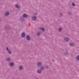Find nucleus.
Instances as JSON below:
<instances>
[{
    "instance_id": "nucleus-1",
    "label": "nucleus",
    "mask_w": 79,
    "mask_h": 79,
    "mask_svg": "<svg viewBox=\"0 0 79 79\" xmlns=\"http://www.w3.org/2000/svg\"><path fill=\"white\" fill-rule=\"evenodd\" d=\"M26 39L27 40H29L31 38H30V36H29L27 35L26 37Z\"/></svg>"
},
{
    "instance_id": "nucleus-2",
    "label": "nucleus",
    "mask_w": 79,
    "mask_h": 79,
    "mask_svg": "<svg viewBox=\"0 0 79 79\" xmlns=\"http://www.w3.org/2000/svg\"><path fill=\"white\" fill-rule=\"evenodd\" d=\"M21 36L23 37H24V36H25V33L24 32L22 33L21 34Z\"/></svg>"
},
{
    "instance_id": "nucleus-3",
    "label": "nucleus",
    "mask_w": 79,
    "mask_h": 79,
    "mask_svg": "<svg viewBox=\"0 0 79 79\" xmlns=\"http://www.w3.org/2000/svg\"><path fill=\"white\" fill-rule=\"evenodd\" d=\"M32 19L33 20V21H35L36 20V17H33Z\"/></svg>"
},
{
    "instance_id": "nucleus-4",
    "label": "nucleus",
    "mask_w": 79,
    "mask_h": 79,
    "mask_svg": "<svg viewBox=\"0 0 79 79\" xmlns=\"http://www.w3.org/2000/svg\"><path fill=\"white\" fill-rule=\"evenodd\" d=\"M23 17H24V18H27V17L28 16L26 14H23Z\"/></svg>"
},
{
    "instance_id": "nucleus-5",
    "label": "nucleus",
    "mask_w": 79,
    "mask_h": 79,
    "mask_svg": "<svg viewBox=\"0 0 79 79\" xmlns=\"http://www.w3.org/2000/svg\"><path fill=\"white\" fill-rule=\"evenodd\" d=\"M6 50H7V51L9 53V54H11V52L8 50V48H6Z\"/></svg>"
},
{
    "instance_id": "nucleus-6",
    "label": "nucleus",
    "mask_w": 79,
    "mask_h": 79,
    "mask_svg": "<svg viewBox=\"0 0 79 79\" xmlns=\"http://www.w3.org/2000/svg\"><path fill=\"white\" fill-rule=\"evenodd\" d=\"M10 66H13L14 65V64H13V63H10Z\"/></svg>"
},
{
    "instance_id": "nucleus-7",
    "label": "nucleus",
    "mask_w": 79,
    "mask_h": 79,
    "mask_svg": "<svg viewBox=\"0 0 79 79\" xmlns=\"http://www.w3.org/2000/svg\"><path fill=\"white\" fill-rule=\"evenodd\" d=\"M19 69H20V70H22V69H23V67L21 66H20L19 67Z\"/></svg>"
},
{
    "instance_id": "nucleus-8",
    "label": "nucleus",
    "mask_w": 79,
    "mask_h": 79,
    "mask_svg": "<svg viewBox=\"0 0 79 79\" xmlns=\"http://www.w3.org/2000/svg\"><path fill=\"white\" fill-rule=\"evenodd\" d=\"M64 40H65V41H68L69 39L68 38H65L64 39Z\"/></svg>"
},
{
    "instance_id": "nucleus-9",
    "label": "nucleus",
    "mask_w": 79,
    "mask_h": 79,
    "mask_svg": "<svg viewBox=\"0 0 79 79\" xmlns=\"http://www.w3.org/2000/svg\"><path fill=\"white\" fill-rule=\"evenodd\" d=\"M37 73L39 74H40V73H41V71L40 70H38L37 71Z\"/></svg>"
},
{
    "instance_id": "nucleus-10",
    "label": "nucleus",
    "mask_w": 79,
    "mask_h": 79,
    "mask_svg": "<svg viewBox=\"0 0 79 79\" xmlns=\"http://www.w3.org/2000/svg\"><path fill=\"white\" fill-rule=\"evenodd\" d=\"M5 16H8V15H9V12H6L5 13Z\"/></svg>"
},
{
    "instance_id": "nucleus-11",
    "label": "nucleus",
    "mask_w": 79,
    "mask_h": 79,
    "mask_svg": "<svg viewBox=\"0 0 79 79\" xmlns=\"http://www.w3.org/2000/svg\"><path fill=\"white\" fill-rule=\"evenodd\" d=\"M15 7L16 8H18L19 7V6L18 5L16 4L15 5Z\"/></svg>"
},
{
    "instance_id": "nucleus-12",
    "label": "nucleus",
    "mask_w": 79,
    "mask_h": 79,
    "mask_svg": "<svg viewBox=\"0 0 79 79\" xmlns=\"http://www.w3.org/2000/svg\"><path fill=\"white\" fill-rule=\"evenodd\" d=\"M41 64V63L40 62H39L37 63V65H38V66H40V65Z\"/></svg>"
},
{
    "instance_id": "nucleus-13",
    "label": "nucleus",
    "mask_w": 79,
    "mask_h": 79,
    "mask_svg": "<svg viewBox=\"0 0 79 79\" xmlns=\"http://www.w3.org/2000/svg\"><path fill=\"white\" fill-rule=\"evenodd\" d=\"M62 29L61 28H60L59 29V32H61V30H62Z\"/></svg>"
},
{
    "instance_id": "nucleus-14",
    "label": "nucleus",
    "mask_w": 79,
    "mask_h": 79,
    "mask_svg": "<svg viewBox=\"0 0 79 79\" xmlns=\"http://www.w3.org/2000/svg\"><path fill=\"white\" fill-rule=\"evenodd\" d=\"M40 29L42 30V31H44V28H40Z\"/></svg>"
},
{
    "instance_id": "nucleus-15",
    "label": "nucleus",
    "mask_w": 79,
    "mask_h": 79,
    "mask_svg": "<svg viewBox=\"0 0 79 79\" xmlns=\"http://www.w3.org/2000/svg\"><path fill=\"white\" fill-rule=\"evenodd\" d=\"M77 60H79V56H77Z\"/></svg>"
},
{
    "instance_id": "nucleus-16",
    "label": "nucleus",
    "mask_w": 79,
    "mask_h": 79,
    "mask_svg": "<svg viewBox=\"0 0 79 79\" xmlns=\"http://www.w3.org/2000/svg\"><path fill=\"white\" fill-rule=\"evenodd\" d=\"M70 46H74V44L72 43L71 44H70Z\"/></svg>"
},
{
    "instance_id": "nucleus-17",
    "label": "nucleus",
    "mask_w": 79,
    "mask_h": 79,
    "mask_svg": "<svg viewBox=\"0 0 79 79\" xmlns=\"http://www.w3.org/2000/svg\"><path fill=\"white\" fill-rule=\"evenodd\" d=\"M10 58H8L7 59V61H10Z\"/></svg>"
},
{
    "instance_id": "nucleus-18",
    "label": "nucleus",
    "mask_w": 79,
    "mask_h": 79,
    "mask_svg": "<svg viewBox=\"0 0 79 79\" xmlns=\"http://www.w3.org/2000/svg\"><path fill=\"white\" fill-rule=\"evenodd\" d=\"M37 35H40V33L39 32H38L37 33Z\"/></svg>"
},
{
    "instance_id": "nucleus-19",
    "label": "nucleus",
    "mask_w": 79,
    "mask_h": 79,
    "mask_svg": "<svg viewBox=\"0 0 79 79\" xmlns=\"http://www.w3.org/2000/svg\"><path fill=\"white\" fill-rule=\"evenodd\" d=\"M41 69V70H43V69H44V67H42Z\"/></svg>"
},
{
    "instance_id": "nucleus-20",
    "label": "nucleus",
    "mask_w": 79,
    "mask_h": 79,
    "mask_svg": "<svg viewBox=\"0 0 79 79\" xmlns=\"http://www.w3.org/2000/svg\"><path fill=\"white\" fill-rule=\"evenodd\" d=\"M60 16H61L62 15V13H60Z\"/></svg>"
},
{
    "instance_id": "nucleus-21",
    "label": "nucleus",
    "mask_w": 79,
    "mask_h": 79,
    "mask_svg": "<svg viewBox=\"0 0 79 79\" xmlns=\"http://www.w3.org/2000/svg\"><path fill=\"white\" fill-rule=\"evenodd\" d=\"M72 5H73V6H75V4H74V3H73V4H72Z\"/></svg>"
},
{
    "instance_id": "nucleus-22",
    "label": "nucleus",
    "mask_w": 79,
    "mask_h": 79,
    "mask_svg": "<svg viewBox=\"0 0 79 79\" xmlns=\"http://www.w3.org/2000/svg\"><path fill=\"white\" fill-rule=\"evenodd\" d=\"M48 68V67H46V68L47 69V68Z\"/></svg>"
}]
</instances>
